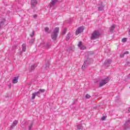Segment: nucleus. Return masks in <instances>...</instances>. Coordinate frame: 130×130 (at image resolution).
<instances>
[{"mask_svg": "<svg viewBox=\"0 0 130 130\" xmlns=\"http://www.w3.org/2000/svg\"><path fill=\"white\" fill-rule=\"evenodd\" d=\"M59 31V28L58 27H56L53 32L52 34L51 38L53 40H56V38H57V34H58V32Z\"/></svg>", "mask_w": 130, "mask_h": 130, "instance_id": "f257e3e1", "label": "nucleus"}, {"mask_svg": "<svg viewBox=\"0 0 130 130\" xmlns=\"http://www.w3.org/2000/svg\"><path fill=\"white\" fill-rule=\"evenodd\" d=\"M99 36H100V32L98 30H95L92 34L90 39L94 40V39L98 38Z\"/></svg>", "mask_w": 130, "mask_h": 130, "instance_id": "f03ea898", "label": "nucleus"}, {"mask_svg": "<svg viewBox=\"0 0 130 130\" xmlns=\"http://www.w3.org/2000/svg\"><path fill=\"white\" fill-rule=\"evenodd\" d=\"M44 92H45V90L44 89H40L38 91H37V92H34L33 93H32V98L31 99L32 100H34V99H35V97L38 95H40V94H41V93H44Z\"/></svg>", "mask_w": 130, "mask_h": 130, "instance_id": "7ed1b4c3", "label": "nucleus"}, {"mask_svg": "<svg viewBox=\"0 0 130 130\" xmlns=\"http://www.w3.org/2000/svg\"><path fill=\"white\" fill-rule=\"evenodd\" d=\"M108 82H109V77H107V78L102 80V81L100 83V87L104 86V85L107 84Z\"/></svg>", "mask_w": 130, "mask_h": 130, "instance_id": "20e7f679", "label": "nucleus"}, {"mask_svg": "<svg viewBox=\"0 0 130 130\" xmlns=\"http://www.w3.org/2000/svg\"><path fill=\"white\" fill-rule=\"evenodd\" d=\"M84 30V26H80L77 28L76 31V35H79L80 33H82Z\"/></svg>", "mask_w": 130, "mask_h": 130, "instance_id": "39448f33", "label": "nucleus"}, {"mask_svg": "<svg viewBox=\"0 0 130 130\" xmlns=\"http://www.w3.org/2000/svg\"><path fill=\"white\" fill-rule=\"evenodd\" d=\"M30 5L31 8H35L37 5V0H31Z\"/></svg>", "mask_w": 130, "mask_h": 130, "instance_id": "423d86ee", "label": "nucleus"}, {"mask_svg": "<svg viewBox=\"0 0 130 130\" xmlns=\"http://www.w3.org/2000/svg\"><path fill=\"white\" fill-rule=\"evenodd\" d=\"M57 3H58V0H51L49 4L50 8L53 7Z\"/></svg>", "mask_w": 130, "mask_h": 130, "instance_id": "0eeeda50", "label": "nucleus"}, {"mask_svg": "<svg viewBox=\"0 0 130 130\" xmlns=\"http://www.w3.org/2000/svg\"><path fill=\"white\" fill-rule=\"evenodd\" d=\"M129 120H128L126 121V122L124 124V127L125 129H127V128L129 127Z\"/></svg>", "mask_w": 130, "mask_h": 130, "instance_id": "6e6552de", "label": "nucleus"}, {"mask_svg": "<svg viewBox=\"0 0 130 130\" xmlns=\"http://www.w3.org/2000/svg\"><path fill=\"white\" fill-rule=\"evenodd\" d=\"M78 46L79 47H80V49H81V50H84V49H86V47H85V46L82 45V42H79Z\"/></svg>", "mask_w": 130, "mask_h": 130, "instance_id": "1a4fd4ad", "label": "nucleus"}, {"mask_svg": "<svg viewBox=\"0 0 130 130\" xmlns=\"http://www.w3.org/2000/svg\"><path fill=\"white\" fill-rule=\"evenodd\" d=\"M88 63H89L88 61L86 60V61H84V63L82 67V70H85L87 68V66H88Z\"/></svg>", "mask_w": 130, "mask_h": 130, "instance_id": "9d476101", "label": "nucleus"}, {"mask_svg": "<svg viewBox=\"0 0 130 130\" xmlns=\"http://www.w3.org/2000/svg\"><path fill=\"white\" fill-rule=\"evenodd\" d=\"M110 63H111V59L106 60L105 62V64L107 67H109V64H110Z\"/></svg>", "mask_w": 130, "mask_h": 130, "instance_id": "9b49d317", "label": "nucleus"}, {"mask_svg": "<svg viewBox=\"0 0 130 130\" xmlns=\"http://www.w3.org/2000/svg\"><path fill=\"white\" fill-rule=\"evenodd\" d=\"M19 79L18 77H15L13 78L12 80V83L13 84H17L18 83V80Z\"/></svg>", "mask_w": 130, "mask_h": 130, "instance_id": "f8f14e48", "label": "nucleus"}, {"mask_svg": "<svg viewBox=\"0 0 130 130\" xmlns=\"http://www.w3.org/2000/svg\"><path fill=\"white\" fill-rule=\"evenodd\" d=\"M43 46H44V47H46V48H47V49H48V48H50V44L49 43L45 44L44 43Z\"/></svg>", "mask_w": 130, "mask_h": 130, "instance_id": "ddd939ff", "label": "nucleus"}, {"mask_svg": "<svg viewBox=\"0 0 130 130\" xmlns=\"http://www.w3.org/2000/svg\"><path fill=\"white\" fill-rule=\"evenodd\" d=\"M115 29V24H113L110 27V32H113V30Z\"/></svg>", "mask_w": 130, "mask_h": 130, "instance_id": "4468645a", "label": "nucleus"}, {"mask_svg": "<svg viewBox=\"0 0 130 130\" xmlns=\"http://www.w3.org/2000/svg\"><path fill=\"white\" fill-rule=\"evenodd\" d=\"M17 124L18 120H14L12 123V125H11V127H14L15 125H17Z\"/></svg>", "mask_w": 130, "mask_h": 130, "instance_id": "2eb2a0df", "label": "nucleus"}, {"mask_svg": "<svg viewBox=\"0 0 130 130\" xmlns=\"http://www.w3.org/2000/svg\"><path fill=\"white\" fill-rule=\"evenodd\" d=\"M22 51H24V52H25V51H26V44H23L22 45Z\"/></svg>", "mask_w": 130, "mask_h": 130, "instance_id": "dca6fc26", "label": "nucleus"}, {"mask_svg": "<svg viewBox=\"0 0 130 130\" xmlns=\"http://www.w3.org/2000/svg\"><path fill=\"white\" fill-rule=\"evenodd\" d=\"M37 67V64H34V65L31 66L30 67V69L31 71H33V70H35V68Z\"/></svg>", "mask_w": 130, "mask_h": 130, "instance_id": "f3484780", "label": "nucleus"}, {"mask_svg": "<svg viewBox=\"0 0 130 130\" xmlns=\"http://www.w3.org/2000/svg\"><path fill=\"white\" fill-rule=\"evenodd\" d=\"M5 24V20H0V27H3L4 25Z\"/></svg>", "mask_w": 130, "mask_h": 130, "instance_id": "a211bd4d", "label": "nucleus"}, {"mask_svg": "<svg viewBox=\"0 0 130 130\" xmlns=\"http://www.w3.org/2000/svg\"><path fill=\"white\" fill-rule=\"evenodd\" d=\"M78 129H83V126L82 124H79L77 126Z\"/></svg>", "mask_w": 130, "mask_h": 130, "instance_id": "6ab92c4d", "label": "nucleus"}, {"mask_svg": "<svg viewBox=\"0 0 130 130\" xmlns=\"http://www.w3.org/2000/svg\"><path fill=\"white\" fill-rule=\"evenodd\" d=\"M45 32H47V33H50V31L49 30V28L48 27H45Z\"/></svg>", "mask_w": 130, "mask_h": 130, "instance_id": "aec40b11", "label": "nucleus"}, {"mask_svg": "<svg viewBox=\"0 0 130 130\" xmlns=\"http://www.w3.org/2000/svg\"><path fill=\"white\" fill-rule=\"evenodd\" d=\"M32 127H33V123H31L28 126V130H31Z\"/></svg>", "mask_w": 130, "mask_h": 130, "instance_id": "412c9836", "label": "nucleus"}, {"mask_svg": "<svg viewBox=\"0 0 130 130\" xmlns=\"http://www.w3.org/2000/svg\"><path fill=\"white\" fill-rule=\"evenodd\" d=\"M85 98L86 99H90V98H91V95H90L89 94H86Z\"/></svg>", "mask_w": 130, "mask_h": 130, "instance_id": "4be33fe9", "label": "nucleus"}, {"mask_svg": "<svg viewBox=\"0 0 130 130\" xmlns=\"http://www.w3.org/2000/svg\"><path fill=\"white\" fill-rule=\"evenodd\" d=\"M71 37V33H68L67 36V40H69Z\"/></svg>", "mask_w": 130, "mask_h": 130, "instance_id": "5701e85b", "label": "nucleus"}, {"mask_svg": "<svg viewBox=\"0 0 130 130\" xmlns=\"http://www.w3.org/2000/svg\"><path fill=\"white\" fill-rule=\"evenodd\" d=\"M104 8V6H102L99 7V10L100 11H102V10H103Z\"/></svg>", "mask_w": 130, "mask_h": 130, "instance_id": "b1692460", "label": "nucleus"}, {"mask_svg": "<svg viewBox=\"0 0 130 130\" xmlns=\"http://www.w3.org/2000/svg\"><path fill=\"white\" fill-rule=\"evenodd\" d=\"M34 35H35V31L34 30L32 32V34H30V37H33V36H34Z\"/></svg>", "mask_w": 130, "mask_h": 130, "instance_id": "393cba45", "label": "nucleus"}, {"mask_svg": "<svg viewBox=\"0 0 130 130\" xmlns=\"http://www.w3.org/2000/svg\"><path fill=\"white\" fill-rule=\"evenodd\" d=\"M67 33V28H64V30L62 31V35H64Z\"/></svg>", "mask_w": 130, "mask_h": 130, "instance_id": "a878e982", "label": "nucleus"}, {"mask_svg": "<svg viewBox=\"0 0 130 130\" xmlns=\"http://www.w3.org/2000/svg\"><path fill=\"white\" fill-rule=\"evenodd\" d=\"M34 40H35V39H31V40L29 42V43H30L31 44H32V43L34 42Z\"/></svg>", "mask_w": 130, "mask_h": 130, "instance_id": "bb28decb", "label": "nucleus"}, {"mask_svg": "<svg viewBox=\"0 0 130 130\" xmlns=\"http://www.w3.org/2000/svg\"><path fill=\"white\" fill-rule=\"evenodd\" d=\"M126 42V38H124L122 39V42Z\"/></svg>", "mask_w": 130, "mask_h": 130, "instance_id": "cd10ccee", "label": "nucleus"}, {"mask_svg": "<svg viewBox=\"0 0 130 130\" xmlns=\"http://www.w3.org/2000/svg\"><path fill=\"white\" fill-rule=\"evenodd\" d=\"M125 66H128V67H129V66H130V62H127L125 63Z\"/></svg>", "mask_w": 130, "mask_h": 130, "instance_id": "c85d7f7f", "label": "nucleus"}, {"mask_svg": "<svg viewBox=\"0 0 130 130\" xmlns=\"http://www.w3.org/2000/svg\"><path fill=\"white\" fill-rule=\"evenodd\" d=\"M129 54V52L128 51H126L124 53V54Z\"/></svg>", "mask_w": 130, "mask_h": 130, "instance_id": "c756f323", "label": "nucleus"}, {"mask_svg": "<svg viewBox=\"0 0 130 130\" xmlns=\"http://www.w3.org/2000/svg\"><path fill=\"white\" fill-rule=\"evenodd\" d=\"M34 18H37V17H38V15H37V14H35L34 15Z\"/></svg>", "mask_w": 130, "mask_h": 130, "instance_id": "7c9ffc66", "label": "nucleus"}, {"mask_svg": "<svg viewBox=\"0 0 130 130\" xmlns=\"http://www.w3.org/2000/svg\"><path fill=\"white\" fill-rule=\"evenodd\" d=\"M120 57H124V54L120 55Z\"/></svg>", "mask_w": 130, "mask_h": 130, "instance_id": "2f4dec72", "label": "nucleus"}, {"mask_svg": "<svg viewBox=\"0 0 130 130\" xmlns=\"http://www.w3.org/2000/svg\"><path fill=\"white\" fill-rule=\"evenodd\" d=\"M105 118H106V117H105V116L103 117L102 118V120H105Z\"/></svg>", "mask_w": 130, "mask_h": 130, "instance_id": "473e14b6", "label": "nucleus"}, {"mask_svg": "<svg viewBox=\"0 0 130 130\" xmlns=\"http://www.w3.org/2000/svg\"><path fill=\"white\" fill-rule=\"evenodd\" d=\"M22 53H23V52H22V51L19 52V54H22Z\"/></svg>", "mask_w": 130, "mask_h": 130, "instance_id": "72a5a7b5", "label": "nucleus"}]
</instances>
